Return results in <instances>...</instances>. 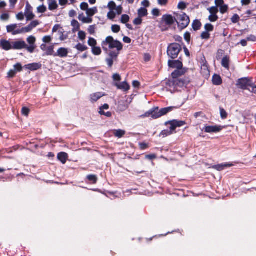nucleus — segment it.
I'll list each match as a JSON object with an SVG mask.
<instances>
[{
	"label": "nucleus",
	"instance_id": "1",
	"mask_svg": "<svg viewBox=\"0 0 256 256\" xmlns=\"http://www.w3.org/2000/svg\"><path fill=\"white\" fill-rule=\"evenodd\" d=\"M102 46L104 51L108 52L109 50L116 49V51L111 52L110 56L111 58H116L119 54V52L122 49V44L111 36H108L102 42Z\"/></svg>",
	"mask_w": 256,
	"mask_h": 256
},
{
	"label": "nucleus",
	"instance_id": "2",
	"mask_svg": "<svg viewBox=\"0 0 256 256\" xmlns=\"http://www.w3.org/2000/svg\"><path fill=\"white\" fill-rule=\"evenodd\" d=\"M107 7L109 10V12L107 14V17L110 20H114L116 15H120L122 14L123 10L122 6H117L114 1L110 2Z\"/></svg>",
	"mask_w": 256,
	"mask_h": 256
},
{
	"label": "nucleus",
	"instance_id": "3",
	"mask_svg": "<svg viewBox=\"0 0 256 256\" xmlns=\"http://www.w3.org/2000/svg\"><path fill=\"white\" fill-rule=\"evenodd\" d=\"M174 15L176 16V22L180 28L182 30L188 26L190 20L189 17L186 14L180 12V13H174Z\"/></svg>",
	"mask_w": 256,
	"mask_h": 256
},
{
	"label": "nucleus",
	"instance_id": "4",
	"mask_svg": "<svg viewBox=\"0 0 256 256\" xmlns=\"http://www.w3.org/2000/svg\"><path fill=\"white\" fill-rule=\"evenodd\" d=\"M181 50L180 46L176 43L170 44L168 48V55L172 59L177 58Z\"/></svg>",
	"mask_w": 256,
	"mask_h": 256
},
{
	"label": "nucleus",
	"instance_id": "5",
	"mask_svg": "<svg viewBox=\"0 0 256 256\" xmlns=\"http://www.w3.org/2000/svg\"><path fill=\"white\" fill-rule=\"evenodd\" d=\"M26 41L29 44V46H28L27 45V47H26V50L30 53H32L36 48V38L34 36H30L27 38Z\"/></svg>",
	"mask_w": 256,
	"mask_h": 256
},
{
	"label": "nucleus",
	"instance_id": "6",
	"mask_svg": "<svg viewBox=\"0 0 256 256\" xmlns=\"http://www.w3.org/2000/svg\"><path fill=\"white\" fill-rule=\"evenodd\" d=\"M236 86L240 88L242 90H248V86H251V82L247 78H242L239 79L237 82Z\"/></svg>",
	"mask_w": 256,
	"mask_h": 256
},
{
	"label": "nucleus",
	"instance_id": "7",
	"mask_svg": "<svg viewBox=\"0 0 256 256\" xmlns=\"http://www.w3.org/2000/svg\"><path fill=\"white\" fill-rule=\"evenodd\" d=\"M20 28L17 24H12L6 26L7 32L11 33L14 36L20 34Z\"/></svg>",
	"mask_w": 256,
	"mask_h": 256
},
{
	"label": "nucleus",
	"instance_id": "8",
	"mask_svg": "<svg viewBox=\"0 0 256 256\" xmlns=\"http://www.w3.org/2000/svg\"><path fill=\"white\" fill-rule=\"evenodd\" d=\"M159 109L158 108H155L146 112L142 116L144 117H152V118L156 119L160 117L159 114Z\"/></svg>",
	"mask_w": 256,
	"mask_h": 256
},
{
	"label": "nucleus",
	"instance_id": "9",
	"mask_svg": "<svg viewBox=\"0 0 256 256\" xmlns=\"http://www.w3.org/2000/svg\"><path fill=\"white\" fill-rule=\"evenodd\" d=\"M24 15L26 18L27 21L32 20L35 16V15L32 12V8L28 2L26 3V6Z\"/></svg>",
	"mask_w": 256,
	"mask_h": 256
},
{
	"label": "nucleus",
	"instance_id": "10",
	"mask_svg": "<svg viewBox=\"0 0 256 256\" xmlns=\"http://www.w3.org/2000/svg\"><path fill=\"white\" fill-rule=\"evenodd\" d=\"M222 127L218 126H205L203 130L207 133L218 132L222 130Z\"/></svg>",
	"mask_w": 256,
	"mask_h": 256
},
{
	"label": "nucleus",
	"instance_id": "11",
	"mask_svg": "<svg viewBox=\"0 0 256 256\" xmlns=\"http://www.w3.org/2000/svg\"><path fill=\"white\" fill-rule=\"evenodd\" d=\"M175 82L174 79L172 80H168L166 82V86L164 90L171 93L177 91L175 86Z\"/></svg>",
	"mask_w": 256,
	"mask_h": 256
},
{
	"label": "nucleus",
	"instance_id": "12",
	"mask_svg": "<svg viewBox=\"0 0 256 256\" xmlns=\"http://www.w3.org/2000/svg\"><path fill=\"white\" fill-rule=\"evenodd\" d=\"M0 47L5 50H9L12 49V42L5 39L0 40Z\"/></svg>",
	"mask_w": 256,
	"mask_h": 256
},
{
	"label": "nucleus",
	"instance_id": "13",
	"mask_svg": "<svg viewBox=\"0 0 256 256\" xmlns=\"http://www.w3.org/2000/svg\"><path fill=\"white\" fill-rule=\"evenodd\" d=\"M169 123L170 125V130H172V132L174 131L176 128L182 126L186 124V122L184 121L177 120L170 121Z\"/></svg>",
	"mask_w": 256,
	"mask_h": 256
},
{
	"label": "nucleus",
	"instance_id": "14",
	"mask_svg": "<svg viewBox=\"0 0 256 256\" xmlns=\"http://www.w3.org/2000/svg\"><path fill=\"white\" fill-rule=\"evenodd\" d=\"M27 47V44L24 40H17L12 42V49L14 50H22L26 48Z\"/></svg>",
	"mask_w": 256,
	"mask_h": 256
},
{
	"label": "nucleus",
	"instance_id": "15",
	"mask_svg": "<svg viewBox=\"0 0 256 256\" xmlns=\"http://www.w3.org/2000/svg\"><path fill=\"white\" fill-rule=\"evenodd\" d=\"M162 20L166 24L171 26L176 22V16L173 17L170 14H165L162 16Z\"/></svg>",
	"mask_w": 256,
	"mask_h": 256
},
{
	"label": "nucleus",
	"instance_id": "16",
	"mask_svg": "<svg viewBox=\"0 0 256 256\" xmlns=\"http://www.w3.org/2000/svg\"><path fill=\"white\" fill-rule=\"evenodd\" d=\"M201 72L206 78L210 76V72L208 64L204 60L202 61V64L201 66Z\"/></svg>",
	"mask_w": 256,
	"mask_h": 256
},
{
	"label": "nucleus",
	"instance_id": "17",
	"mask_svg": "<svg viewBox=\"0 0 256 256\" xmlns=\"http://www.w3.org/2000/svg\"><path fill=\"white\" fill-rule=\"evenodd\" d=\"M104 96V94L102 92L93 93L90 95V100L92 102H96Z\"/></svg>",
	"mask_w": 256,
	"mask_h": 256
},
{
	"label": "nucleus",
	"instance_id": "18",
	"mask_svg": "<svg viewBox=\"0 0 256 256\" xmlns=\"http://www.w3.org/2000/svg\"><path fill=\"white\" fill-rule=\"evenodd\" d=\"M114 86H116L118 88L123 91H128L130 88V85L126 82H124L121 83L116 82L115 83Z\"/></svg>",
	"mask_w": 256,
	"mask_h": 256
},
{
	"label": "nucleus",
	"instance_id": "19",
	"mask_svg": "<svg viewBox=\"0 0 256 256\" xmlns=\"http://www.w3.org/2000/svg\"><path fill=\"white\" fill-rule=\"evenodd\" d=\"M68 53V50L66 48H60L58 49L57 53L54 54V56H58L60 58L66 57Z\"/></svg>",
	"mask_w": 256,
	"mask_h": 256
},
{
	"label": "nucleus",
	"instance_id": "20",
	"mask_svg": "<svg viewBox=\"0 0 256 256\" xmlns=\"http://www.w3.org/2000/svg\"><path fill=\"white\" fill-rule=\"evenodd\" d=\"M168 66L172 68H177L180 69L182 66V63L179 60H171L168 62Z\"/></svg>",
	"mask_w": 256,
	"mask_h": 256
},
{
	"label": "nucleus",
	"instance_id": "21",
	"mask_svg": "<svg viewBox=\"0 0 256 256\" xmlns=\"http://www.w3.org/2000/svg\"><path fill=\"white\" fill-rule=\"evenodd\" d=\"M78 18L80 21L84 24H90L92 22V18L88 17V16H85L83 13L78 15Z\"/></svg>",
	"mask_w": 256,
	"mask_h": 256
},
{
	"label": "nucleus",
	"instance_id": "22",
	"mask_svg": "<svg viewBox=\"0 0 256 256\" xmlns=\"http://www.w3.org/2000/svg\"><path fill=\"white\" fill-rule=\"evenodd\" d=\"M174 80L176 90H178V88H182L187 84V82L186 80L181 78H176L174 79Z\"/></svg>",
	"mask_w": 256,
	"mask_h": 256
},
{
	"label": "nucleus",
	"instance_id": "23",
	"mask_svg": "<svg viewBox=\"0 0 256 256\" xmlns=\"http://www.w3.org/2000/svg\"><path fill=\"white\" fill-rule=\"evenodd\" d=\"M58 158L62 164H64L68 158V154L66 152H60L58 154Z\"/></svg>",
	"mask_w": 256,
	"mask_h": 256
},
{
	"label": "nucleus",
	"instance_id": "24",
	"mask_svg": "<svg viewBox=\"0 0 256 256\" xmlns=\"http://www.w3.org/2000/svg\"><path fill=\"white\" fill-rule=\"evenodd\" d=\"M233 164L230 163H224L222 164L218 165H216L214 166V168L218 171H221L228 167H230L232 166Z\"/></svg>",
	"mask_w": 256,
	"mask_h": 256
},
{
	"label": "nucleus",
	"instance_id": "25",
	"mask_svg": "<svg viewBox=\"0 0 256 256\" xmlns=\"http://www.w3.org/2000/svg\"><path fill=\"white\" fill-rule=\"evenodd\" d=\"M48 9L50 10H56L58 7L56 0H48Z\"/></svg>",
	"mask_w": 256,
	"mask_h": 256
},
{
	"label": "nucleus",
	"instance_id": "26",
	"mask_svg": "<svg viewBox=\"0 0 256 256\" xmlns=\"http://www.w3.org/2000/svg\"><path fill=\"white\" fill-rule=\"evenodd\" d=\"M98 12V9L96 7H94L88 8L86 12V14L88 17L92 18Z\"/></svg>",
	"mask_w": 256,
	"mask_h": 256
},
{
	"label": "nucleus",
	"instance_id": "27",
	"mask_svg": "<svg viewBox=\"0 0 256 256\" xmlns=\"http://www.w3.org/2000/svg\"><path fill=\"white\" fill-rule=\"evenodd\" d=\"M40 65L38 64L33 63L26 66V68L31 70H36L40 68Z\"/></svg>",
	"mask_w": 256,
	"mask_h": 256
},
{
	"label": "nucleus",
	"instance_id": "28",
	"mask_svg": "<svg viewBox=\"0 0 256 256\" xmlns=\"http://www.w3.org/2000/svg\"><path fill=\"white\" fill-rule=\"evenodd\" d=\"M174 108V107L170 106L159 110V114H160V117L171 112Z\"/></svg>",
	"mask_w": 256,
	"mask_h": 256
},
{
	"label": "nucleus",
	"instance_id": "29",
	"mask_svg": "<svg viewBox=\"0 0 256 256\" xmlns=\"http://www.w3.org/2000/svg\"><path fill=\"white\" fill-rule=\"evenodd\" d=\"M212 82L214 85H220L222 82L220 76L218 75L214 74L212 77Z\"/></svg>",
	"mask_w": 256,
	"mask_h": 256
},
{
	"label": "nucleus",
	"instance_id": "30",
	"mask_svg": "<svg viewBox=\"0 0 256 256\" xmlns=\"http://www.w3.org/2000/svg\"><path fill=\"white\" fill-rule=\"evenodd\" d=\"M71 25L73 27L72 31L74 32L78 31L80 30V25L77 20H72L71 22Z\"/></svg>",
	"mask_w": 256,
	"mask_h": 256
},
{
	"label": "nucleus",
	"instance_id": "31",
	"mask_svg": "<svg viewBox=\"0 0 256 256\" xmlns=\"http://www.w3.org/2000/svg\"><path fill=\"white\" fill-rule=\"evenodd\" d=\"M138 16L139 17H144L148 15V10H147L144 8H140L138 10Z\"/></svg>",
	"mask_w": 256,
	"mask_h": 256
},
{
	"label": "nucleus",
	"instance_id": "32",
	"mask_svg": "<svg viewBox=\"0 0 256 256\" xmlns=\"http://www.w3.org/2000/svg\"><path fill=\"white\" fill-rule=\"evenodd\" d=\"M229 62H230L229 58L227 56H225L222 60V66H224L227 70H228L229 69Z\"/></svg>",
	"mask_w": 256,
	"mask_h": 256
},
{
	"label": "nucleus",
	"instance_id": "33",
	"mask_svg": "<svg viewBox=\"0 0 256 256\" xmlns=\"http://www.w3.org/2000/svg\"><path fill=\"white\" fill-rule=\"evenodd\" d=\"M202 26L200 22L198 20H195L192 23V28L194 30H197L200 29Z\"/></svg>",
	"mask_w": 256,
	"mask_h": 256
},
{
	"label": "nucleus",
	"instance_id": "34",
	"mask_svg": "<svg viewBox=\"0 0 256 256\" xmlns=\"http://www.w3.org/2000/svg\"><path fill=\"white\" fill-rule=\"evenodd\" d=\"M125 133L126 132L122 130H118L114 131V136L118 138H122Z\"/></svg>",
	"mask_w": 256,
	"mask_h": 256
},
{
	"label": "nucleus",
	"instance_id": "35",
	"mask_svg": "<svg viewBox=\"0 0 256 256\" xmlns=\"http://www.w3.org/2000/svg\"><path fill=\"white\" fill-rule=\"evenodd\" d=\"M32 30V29L31 28L30 26L28 24V26L20 28V34L30 32Z\"/></svg>",
	"mask_w": 256,
	"mask_h": 256
},
{
	"label": "nucleus",
	"instance_id": "36",
	"mask_svg": "<svg viewBox=\"0 0 256 256\" xmlns=\"http://www.w3.org/2000/svg\"><path fill=\"white\" fill-rule=\"evenodd\" d=\"M92 52L94 54L98 56L102 53V50L100 47L95 46L92 48Z\"/></svg>",
	"mask_w": 256,
	"mask_h": 256
},
{
	"label": "nucleus",
	"instance_id": "37",
	"mask_svg": "<svg viewBox=\"0 0 256 256\" xmlns=\"http://www.w3.org/2000/svg\"><path fill=\"white\" fill-rule=\"evenodd\" d=\"M130 16L127 14H122L121 16L120 22L122 24H126L130 20Z\"/></svg>",
	"mask_w": 256,
	"mask_h": 256
},
{
	"label": "nucleus",
	"instance_id": "38",
	"mask_svg": "<svg viewBox=\"0 0 256 256\" xmlns=\"http://www.w3.org/2000/svg\"><path fill=\"white\" fill-rule=\"evenodd\" d=\"M75 48L80 52L84 51L87 49L86 46L80 43L76 46Z\"/></svg>",
	"mask_w": 256,
	"mask_h": 256
},
{
	"label": "nucleus",
	"instance_id": "39",
	"mask_svg": "<svg viewBox=\"0 0 256 256\" xmlns=\"http://www.w3.org/2000/svg\"><path fill=\"white\" fill-rule=\"evenodd\" d=\"M54 46H51L48 47L46 48V54L48 56H52V55L54 56Z\"/></svg>",
	"mask_w": 256,
	"mask_h": 256
},
{
	"label": "nucleus",
	"instance_id": "40",
	"mask_svg": "<svg viewBox=\"0 0 256 256\" xmlns=\"http://www.w3.org/2000/svg\"><path fill=\"white\" fill-rule=\"evenodd\" d=\"M97 44L96 40L92 38H90L88 40V44L92 48L96 46Z\"/></svg>",
	"mask_w": 256,
	"mask_h": 256
},
{
	"label": "nucleus",
	"instance_id": "41",
	"mask_svg": "<svg viewBox=\"0 0 256 256\" xmlns=\"http://www.w3.org/2000/svg\"><path fill=\"white\" fill-rule=\"evenodd\" d=\"M208 10L210 14H214V15H217L218 11V8L216 6L210 7Z\"/></svg>",
	"mask_w": 256,
	"mask_h": 256
},
{
	"label": "nucleus",
	"instance_id": "42",
	"mask_svg": "<svg viewBox=\"0 0 256 256\" xmlns=\"http://www.w3.org/2000/svg\"><path fill=\"white\" fill-rule=\"evenodd\" d=\"M219 8H220V12L222 14H224V13L227 12V11L228 9V6L227 4H224L223 6H220Z\"/></svg>",
	"mask_w": 256,
	"mask_h": 256
},
{
	"label": "nucleus",
	"instance_id": "43",
	"mask_svg": "<svg viewBox=\"0 0 256 256\" xmlns=\"http://www.w3.org/2000/svg\"><path fill=\"white\" fill-rule=\"evenodd\" d=\"M78 38L80 40H84L86 39V34L84 31L80 30L78 33Z\"/></svg>",
	"mask_w": 256,
	"mask_h": 256
},
{
	"label": "nucleus",
	"instance_id": "44",
	"mask_svg": "<svg viewBox=\"0 0 256 256\" xmlns=\"http://www.w3.org/2000/svg\"><path fill=\"white\" fill-rule=\"evenodd\" d=\"M220 114L222 119H226L227 118L228 114L222 108H220Z\"/></svg>",
	"mask_w": 256,
	"mask_h": 256
},
{
	"label": "nucleus",
	"instance_id": "45",
	"mask_svg": "<svg viewBox=\"0 0 256 256\" xmlns=\"http://www.w3.org/2000/svg\"><path fill=\"white\" fill-rule=\"evenodd\" d=\"M87 178L92 182L93 183H96L97 180V178L95 175L91 174L87 176Z\"/></svg>",
	"mask_w": 256,
	"mask_h": 256
},
{
	"label": "nucleus",
	"instance_id": "46",
	"mask_svg": "<svg viewBox=\"0 0 256 256\" xmlns=\"http://www.w3.org/2000/svg\"><path fill=\"white\" fill-rule=\"evenodd\" d=\"M46 10V8L44 5H42L38 7L37 12L38 13H44Z\"/></svg>",
	"mask_w": 256,
	"mask_h": 256
},
{
	"label": "nucleus",
	"instance_id": "47",
	"mask_svg": "<svg viewBox=\"0 0 256 256\" xmlns=\"http://www.w3.org/2000/svg\"><path fill=\"white\" fill-rule=\"evenodd\" d=\"M96 28V25H92V26H89V27L88 28V30L90 34H93L95 33Z\"/></svg>",
	"mask_w": 256,
	"mask_h": 256
},
{
	"label": "nucleus",
	"instance_id": "48",
	"mask_svg": "<svg viewBox=\"0 0 256 256\" xmlns=\"http://www.w3.org/2000/svg\"><path fill=\"white\" fill-rule=\"evenodd\" d=\"M172 134V130H170H170H162L160 133V135L164 137V136H166L170 134Z\"/></svg>",
	"mask_w": 256,
	"mask_h": 256
},
{
	"label": "nucleus",
	"instance_id": "49",
	"mask_svg": "<svg viewBox=\"0 0 256 256\" xmlns=\"http://www.w3.org/2000/svg\"><path fill=\"white\" fill-rule=\"evenodd\" d=\"M240 20V16L237 14H234L231 18L232 22L234 24L238 22Z\"/></svg>",
	"mask_w": 256,
	"mask_h": 256
},
{
	"label": "nucleus",
	"instance_id": "50",
	"mask_svg": "<svg viewBox=\"0 0 256 256\" xmlns=\"http://www.w3.org/2000/svg\"><path fill=\"white\" fill-rule=\"evenodd\" d=\"M120 26L117 24H114L112 26V30L115 33H118L120 30Z\"/></svg>",
	"mask_w": 256,
	"mask_h": 256
},
{
	"label": "nucleus",
	"instance_id": "51",
	"mask_svg": "<svg viewBox=\"0 0 256 256\" xmlns=\"http://www.w3.org/2000/svg\"><path fill=\"white\" fill-rule=\"evenodd\" d=\"M40 24V22L38 20H35L34 21H32L29 25L31 27L32 29H34L36 27L38 24Z\"/></svg>",
	"mask_w": 256,
	"mask_h": 256
},
{
	"label": "nucleus",
	"instance_id": "52",
	"mask_svg": "<svg viewBox=\"0 0 256 256\" xmlns=\"http://www.w3.org/2000/svg\"><path fill=\"white\" fill-rule=\"evenodd\" d=\"M80 8L82 10L86 12L88 9V4L86 2H82L80 5Z\"/></svg>",
	"mask_w": 256,
	"mask_h": 256
},
{
	"label": "nucleus",
	"instance_id": "53",
	"mask_svg": "<svg viewBox=\"0 0 256 256\" xmlns=\"http://www.w3.org/2000/svg\"><path fill=\"white\" fill-rule=\"evenodd\" d=\"M208 19L210 22H214L218 20V16L217 15H214V14H210V15L208 17Z\"/></svg>",
	"mask_w": 256,
	"mask_h": 256
},
{
	"label": "nucleus",
	"instance_id": "54",
	"mask_svg": "<svg viewBox=\"0 0 256 256\" xmlns=\"http://www.w3.org/2000/svg\"><path fill=\"white\" fill-rule=\"evenodd\" d=\"M215 4L216 5V7L220 8L224 4V0H215Z\"/></svg>",
	"mask_w": 256,
	"mask_h": 256
},
{
	"label": "nucleus",
	"instance_id": "55",
	"mask_svg": "<svg viewBox=\"0 0 256 256\" xmlns=\"http://www.w3.org/2000/svg\"><path fill=\"white\" fill-rule=\"evenodd\" d=\"M10 18V15L8 14L4 13L1 15L0 19L2 20L6 21Z\"/></svg>",
	"mask_w": 256,
	"mask_h": 256
},
{
	"label": "nucleus",
	"instance_id": "56",
	"mask_svg": "<svg viewBox=\"0 0 256 256\" xmlns=\"http://www.w3.org/2000/svg\"><path fill=\"white\" fill-rule=\"evenodd\" d=\"M14 67V70H15L16 72H20L22 70V65L19 63L16 64Z\"/></svg>",
	"mask_w": 256,
	"mask_h": 256
},
{
	"label": "nucleus",
	"instance_id": "57",
	"mask_svg": "<svg viewBox=\"0 0 256 256\" xmlns=\"http://www.w3.org/2000/svg\"><path fill=\"white\" fill-rule=\"evenodd\" d=\"M204 28H205L206 31H207L208 32L212 31L214 28L213 26L210 24H206L204 26Z\"/></svg>",
	"mask_w": 256,
	"mask_h": 256
},
{
	"label": "nucleus",
	"instance_id": "58",
	"mask_svg": "<svg viewBox=\"0 0 256 256\" xmlns=\"http://www.w3.org/2000/svg\"><path fill=\"white\" fill-rule=\"evenodd\" d=\"M52 38L50 36H44L42 38V41L44 43H49L51 42Z\"/></svg>",
	"mask_w": 256,
	"mask_h": 256
},
{
	"label": "nucleus",
	"instance_id": "59",
	"mask_svg": "<svg viewBox=\"0 0 256 256\" xmlns=\"http://www.w3.org/2000/svg\"><path fill=\"white\" fill-rule=\"evenodd\" d=\"M142 22V20L141 17H138L135 18L134 20V24L136 25L140 24Z\"/></svg>",
	"mask_w": 256,
	"mask_h": 256
},
{
	"label": "nucleus",
	"instance_id": "60",
	"mask_svg": "<svg viewBox=\"0 0 256 256\" xmlns=\"http://www.w3.org/2000/svg\"><path fill=\"white\" fill-rule=\"evenodd\" d=\"M16 74V72L15 70H10L8 72V78H13Z\"/></svg>",
	"mask_w": 256,
	"mask_h": 256
},
{
	"label": "nucleus",
	"instance_id": "61",
	"mask_svg": "<svg viewBox=\"0 0 256 256\" xmlns=\"http://www.w3.org/2000/svg\"><path fill=\"white\" fill-rule=\"evenodd\" d=\"M30 112V110L28 108L26 107H24L22 108V112L23 115L28 116Z\"/></svg>",
	"mask_w": 256,
	"mask_h": 256
},
{
	"label": "nucleus",
	"instance_id": "62",
	"mask_svg": "<svg viewBox=\"0 0 256 256\" xmlns=\"http://www.w3.org/2000/svg\"><path fill=\"white\" fill-rule=\"evenodd\" d=\"M201 37L203 39H208L210 37V34L207 31L204 32L201 34Z\"/></svg>",
	"mask_w": 256,
	"mask_h": 256
},
{
	"label": "nucleus",
	"instance_id": "63",
	"mask_svg": "<svg viewBox=\"0 0 256 256\" xmlns=\"http://www.w3.org/2000/svg\"><path fill=\"white\" fill-rule=\"evenodd\" d=\"M25 15L22 12H19L16 16V18L19 20H22L24 19Z\"/></svg>",
	"mask_w": 256,
	"mask_h": 256
},
{
	"label": "nucleus",
	"instance_id": "64",
	"mask_svg": "<svg viewBox=\"0 0 256 256\" xmlns=\"http://www.w3.org/2000/svg\"><path fill=\"white\" fill-rule=\"evenodd\" d=\"M178 7L180 10H184L186 8V4L184 2H180Z\"/></svg>",
	"mask_w": 256,
	"mask_h": 256
}]
</instances>
